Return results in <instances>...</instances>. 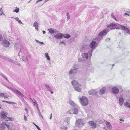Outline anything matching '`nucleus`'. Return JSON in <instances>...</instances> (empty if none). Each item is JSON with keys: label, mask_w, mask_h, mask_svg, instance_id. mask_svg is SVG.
Listing matches in <instances>:
<instances>
[{"label": "nucleus", "mask_w": 130, "mask_h": 130, "mask_svg": "<svg viewBox=\"0 0 130 130\" xmlns=\"http://www.w3.org/2000/svg\"><path fill=\"white\" fill-rule=\"evenodd\" d=\"M108 28L104 29L99 34L98 37L95 39V40L99 41L101 39L103 36L106 35L109 31V29L111 30L116 29H121L124 30L126 32L129 33V31L128 28L126 27L122 26L119 24H116L115 23H111L107 26Z\"/></svg>", "instance_id": "1"}, {"label": "nucleus", "mask_w": 130, "mask_h": 130, "mask_svg": "<svg viewBox=\"0 0 130 130\" xmlns=\"http://www.w3.org/2000/svg\"><path fill=\"white\" fill-rule=\"evenodd\" d=\"M71 83L75 90L78 92H82L81 84L75 80L72 81L71 82Z\"/></svg>", "instance_id": "2"}, {"label": "nucleus", "mask_w": 130, "mask_h": 130, "mask_svg": "<svg viewBox=\"0 0 130 130\" xmlns=\"http://www.w3.org/2000/svg\"><path fill=\"white\" fill-rule=\"evenodd\" d=\"M78 99L81 104L83 106H87L88 104L89 101L87 98L85 96H79Z\"/></svg>", "instance_id": "3"}, {"label": "nucleus", "mask_w": 130, "mask_h": 130, "mask_svg": "<svg viewBox=\"0 0 130 130\" xmlns=\"http://www.w3.org/2000/svg\"><path fill=\"white\" fill-rule=\"evenodd\" d=\"M86 121L84 119H78L76 120L75 122L76 125L78 127H80L84 125Z\"/></svg>", "instance_id": "4"}, {"label": "nucleus", "mask_w": 130, "mask_h": 130, "mask_svg": "<svg viewBox=\"0 0 130 130\" xmlns=\"http://www.w3.org/2000/svg\"><path fill=\"white\" fill-rule=\"evenodd\" d=\"M78 65L77 64L74 65L72 67V69L69 73V75H74L78 71Z\"/></svg>", "instance_id": "5"}, {"label": "nucleus", "mask_w": 130, "mask_h": 130, "mask_svg": "<svg viewBox=\"0 0 130 130\" xmlns=\"http://www.w3.org/2000/svg\"><path fill=\"white\" fill-rule=\"evenodd\" d=\"M78 110L76 108H74L71 109L67 111L68 114H77L78 113Z\"/></svg>", "instance_id": "6"}, {"label": "nucleus", "mask_w": 130, "mask_h": 130, "mask_svg": "<svg viewBox=\"0 0 130 130\" xmlns=\"http://www.w3.org/2000/svg\"><path fill=\"white\" fill-rule=\"evenodd\" d=\"M93 51L92 49L90 50L88 52V54L87 53H83L82 54V57H88V56L91 57L92 55V53Z\"/></svg>", "instance_id": "7"}, {"label": "nucleus", "mask_w": 130, "mask_h": 130, "mask_svg": "<svg viewBox=\"0 0 130 130\" xmlns=\"http://www.w3.org/2000/svg\"><path fill=\"white\" fill-rule=\"evenodd\" d=\"M97 44L96 41H93L90 44V47L92 49H95L97 46Z\"/></svg>", "instance_id": "8"}, {"label": "nucleus", "mask_w": 130, "mask_h": 130, "mask_svg": "<svg viewBox=\"0 0 130 130\" xmlns=\"http://www.w3.org/2000/svg\"><path fill=\"white\" fill-rule=\"evenodd\" d=\"M89 125L93 128H95L96 127V124L95 122L93 121H90L88 122Z\"/></svg>", "instance_id": "9"}, {"label": "nucleus", "mask_w": 130, "mask_h": 130, "mask_svg": "<svg viewBox=\"0 0 130 130\" xmlns=\"http://www.w3.org/2000/svg\"><path fill=\"white\" fill-rule=\"evenodd\" d=\"M63 34L62 33H59L56 34L54 36V37L56 39H62L63 37Z\"/></svg>", "instance_id": "10"}, {"label": "nucleus", "mask_w": 130, "mask_h": 130, "mask_svg": "<svg viewBox=\"0 0 130 130\" xmlns=\"http://www.w3.org/2000/svg\"><path fill=\"white\" fill-rule=\"evenodd\" d=\"M112 92L114 94H117L119 92L118 89L116 87H114L112 88L111 89Z\"/></svg>", "instance_id": "11"}, {"label": "nucleus", "mask_w": 130, "mask_h": 130, "mask_svg": "<svg viewBox=\"0 0 130 130\" xmlns=\"http://www.w3.org/2000/svg\"><path fill=\"white\" fill-rule=\"evenodd\" d=\"M105 122L107 128L111 130L112 128V126L110 123L106 121H105Z\"/></svg>", "instance_id": "12"}, {"label": "nucleus", "mask_w": 130, "mask_h": 130, "mask_svg": "<svg viewBox=\"0 0 130 130\" xmlns=\"http://www.w3.org/2000/svg\"><path fill=\"white\" fill-rule=\"evenodd\" d=\"M13 92L16 93L18 95L22 97H24L25 98V97H24V95L21 92L17 90L14 89Z\"/></svg>", "instance_id": "13"}, {"label": "nucleus", "mask_w": 130, "mask_h": 130, "mask_svg": "<svg viewBox=\"0 0 130 130\" xmlns=\"http://www.w3.org/2000/svg\"><path fill=\"white\" fill-rule=\"evenodd\" d=\"M2 43L3 46L5 47H8L10 44L9 42L6 40H4Z\"/></svg>", "instance_id": "14"}, {"label": "nucleus", "mask_w": 130, "mask_h": 130, "mask_svg": "<svg viewBox=\"0 0 130 130\" xmlns=\"http://www.w3.org/2000/svg\"><path fill=\"white\" fill-rule=\"evenodd\" d=\"M1 117L3 119H5L7 117L8 113L5 111H3L1 113Z\"/></svg>", "instance_id": "15"}, {"label": "nucleus", "mask_w": 130, "mask_h": 130, "mask_svg": "<svg viewBox=\"0 0 130 130\" xmlns=\"http://www.w3.org/2000/svg\"><path fill=\"white\" fill-rule=\"evenodd\" d=\"M47 30L51 34H54L57 32L56 30L53 28H50V29H48Z\"/></svg>", "instance_id": "16"}, {"label": "nucleus", "mask_w": 130, "mask_h": 130, "mask_svg": "<svg viewBox=\"0 0 130 130\" xmlns=\"http://www.w3.org/2000/svg\"><path fill=\"white\" fill-rule=\"evenodd\" d=\"M45 87L52 94H53V93L54 92H53L52 91V89L47 84H45Z\"/></svg>", "instance_id": "17"}, {"label": "nucleus", "mask_w": 130, "mask_h": 130, "mask_svg": "<svg viewBox=\"0 0 130 130\" xmlns=\"http://www.w3.org/2000/svg\"><path fill=\"white\" fill-rule=\"evenodd\" d=\"M89 95L95 94L97 92L95 90L92 89L90 90L89 92Z\"/></svg>", "instance_id": "18"}, {"label": "nucleus", "mask_w": 130, "mask_h": 130, "mask_svg": "<svg viewBox=\"0 0 130 130\" xmlns=\"http://www.w3.org/2000/svg\"><path fill=\"white\" fill-rule=\"evenodd\" d=\"M124 102V99L122 96H121L119 98V104L121 106L122 105Z\"/></svg>", "instance_id": "19"}, {"label": "nucleus", "mask_w": 130, "mask_h": 130, "mask_svg": "<svg viewBox=\"0 0 130 130\" xmlns=\"http://www.w3.org/2000/svg\"><path fill=\"white\" fill-rule=\"evenodd\" d=\"M38 23L37 22H35L33 23V26L35 27V29L37 31L38 30Z\"/></svg>", "instance_id": "20"}, {"label": "nucleus", "mask_w": 130, "mask_h": 130, "mask_svg": "<svg viewBox=\"0 0 130 130\" xmlns=\"http://www.w3.org/2000/svg\"><path fill=\"white\" fill-rule=\"evenodd\" d=\"M69 103L72 106H76V104L74 102L71 100H69Z\"/></svg>", "instance_id": "21"}, {"label": "nucleus", "mask_w": 130, "mask_h": 130, "mask_svg": "<svg viewBox=\"0 0 130 130\" xmlns=\"http://www.w3.org/2000/svg\"><path fill=\"white\" fill-rule=\"evenodd\" d=\"M106 90V88H102L100 91V94H103L104 93Z\"/></svg>", "instance_id": "22"}, {"label": "nucleus", "mask_w": 130, "mask_h": 130, "mask_svg": "<svg viewBox=\"0 0 130 130\" xmlns=\"http://www.w3.org/2000/svg\"><path fill=\"white\" fill-rule=\"evenodd\" d=\"M0 96L7 98L8 96L6 93H0Z\"/></svg>", "instance_id": "23"}, {"label": "nucleus", "mask_w": 130, "mask_h": 130, "mask_svg": "<svg viewBox=\"0 0 130 130\" xmlns=\"http://www.w3.org/2000/svg\"><path fill=\"white\" fill-rule=\"evenodd\" d=\"M21 59L25 63H28V61L27 57H22Z\"/></svg>", "instance_id": "24"}, {"label": "nucleus", "mask_w": 130, "mask_h": 130, "mask_svg": "<svg viewBox=\"0 0 130 130\" xmlns=\"http://www.w3.org/2000/svg\"><path fill=\"white\" fill-rule=\"evenodd\" d=\"M88 57H80L78 59L79 61H84L85 59H87Z\"/></svg>", "instance_id": "25"}, {"label": "nucleus", "mask_w": 130, "mask_h": 130, "mask_svg": "<svg viewBox=\"0 0 130 130\" xmlns=\"http://www.w3.org/2000/svg\"><path fill=\"white\" fill-rule=\"evenodd\" d=\"M124 105L127 108H130V103L127 102H125L124 103Z\"/></svg>", "instance_id": "26"}, {"label": "nucleus", "mask_w": 130, "mask_h": 130, "mask_svg": "<svg viewBox=\"0 0 130 130\" xmlns=\"http://www.w3.org/2000/svg\"><path fill=\"white\" fill-rule=\"evenodd\" d=\"M64 121L65 122H67L68 124H69L70 121V118H69L67 117L65 119Z\"/></svg>", "instance_id": "27"}, {"label": "nucleus", "mask_w": 130, "mask_h": 130, "mask_svg": "<svg viewBox=\"0 0 130 130\" xmlns=\"http://www.w3.org/2000/svg\"><path fill=\"white\" fill-rule=\"evenodd\" d=\"M70 37V35L69 34H65L64 35H63V37L67 39L69 38Z\"/></svg>", "instance_id": "28"}, {"label": "nucleus", "mask_w": 130, "mask_h": 130, "mask_svg": "<svg viewBox=\"0 0 130 130\" xmlns=\"http://www.w3.org/2000/svg\"><path fill=\"white\" fill-rule=\"evenodd\" d=\"M6 123L5 122L1 124V128H5V127Z\"/></svg>", "instance_id": "29"}, {"label": "nucleus", "mask_w": 130, "mask_h": 130, "mask_svg": "<svg viewBox=\"0 0 130 130\" xmlns=\"http://www.w3.org/2000/svg\"><path fill=\"white\" fill-rule=\"evenodd\" d=\"M14 120V119L12 117H8L6 119V120L13 121Z\"/></svg>", "instance_id": "30"}, {"label": "nucleus", "mask_w": 130, "mask_h": 130, "mask_svg": "<svg viewBox=\"0 0 130 130\" xmlns=\"http://www.w3.org/2000/svg\"><path fill=\"white\" fill-rule=\"evenodd\" d=\"M21 45L19 43L15 44V47H16L17 48H19Z\"/></svg>", "instance_id": "31"}, {"label": "nucleus", "mask_w": 130, "mask_h": 130, "mask_svg": "<svg viewBox=\"0 0 130 130\" xmlns=\"http://www.w3.org/2000/svg\"><path fill=\"white\" fill-rule=\"evenodd\" d=\"M61 129L62 130H67V127L63 126L61 127Z\"/></svg>", "instance_id": "32"}, {"label": "nucleus", "mask_w": 130, "mask_h": 130, "mask_svg": "<svg viewBox=\"0 0 130 130\" xmlns=\"http://www.w3.org/2000/svg\"><path fill=\"white\" fill-rule=\"evenodd\" d=\"M15 60H16V59H10L9 62L12 63H13L15 62Z\"/></svg>", "instance_id": "33"}, {"label": "nucleus", "mask_w": 130, "mask_h": 130, "mask_svg": "<svg viewBox=\"0 0 130 130\" xmlns=\"http://www.w3.org/2000/svg\"><path fill=\"white\" fill-rule=\"evenodd\" d=\"M3 59L7 61H9L10 59L9 57H4Z\"/></svg>", "instance_id": "34"}, {"label": "nucleus", "mask_w": 130, "mask_h": 130, "mask_svg": "<svg viewBox=\"0 0 130 130\" xmlns=\"http://www.w3.org/2000/svg\"><path fill=\"white\" fill-rule=\"evenodd\" d=\"M5 86L6 87H7L8 89H10V90L12 91L13 92V91H14V89L12 88H11V87H9L8 86H7L6 85H5Z\"/></svg>", "instance_id": "35"}, {"label": "nucleus", "mask_w": 130, "mask_h": 130, "mask_svg": "<svg viewBox=\"0 0 130 130\" xmlns=\"http://www.w3.org/2000/svg\"><path fill=\"white\" fill-rule=\"evenodd\" d=\"M19 9L18 8H17L14 10L13 11L14 12H16L17 13L19 11Z\"/></svg>", "instance_id": "36"}, {"label": "nucleus", "mask_w": 130, "mask_h": 130, "mask_svg": "<svg viewBox=\"0 0 130 130\" xmlns=\"http://www.w3.org/2000/svg\"><path fill=\"white\" fill-rule=\"evenodd\" d=\"M33 100H34V105L35 106V105H36V103H37V102H36V100L34 99H33Z\"/></svg>", "instance_id": "37"}, {"label": "nucleus", "mask_w": 130, "mask_h": 130, "mask_svg": "<svg viewBox=\"0 0 130 130\" xmlns=\"http://www.w3.org/2000/svg\"><path fill=\"white\" fill-rule=\"evenodd\" d=\"M64 44L65 45H66V43L64 41L61 42L59 43L60 44Z\"/></svg>", "instance_id": "38"}, {"label": "nucleus", "mask_w": 130, "mask_h": 130, "mask_svg": "<svg viewBox=\"0 0 130 130\" xmlns=\"http://www.w3.org/2000/svg\"><path fill=\"white\" fill-rule=\"evenodd\" d=\"M38 113H39V116H40L42 118H43V117L42 115L41 114V112H40V111H38Z\"/></svg>", "instance_id": "39"}, {"label": "nucleus", "mask_w": 130, "mask_h": 130, "mask_svg": "<svg viewBox=\"0 0 130 130\" xmlns=\"http://www.w3.org/2000/svg\"><path fill=\"white\" fill-rule=\"evenodd\" d=\"M36 107H37V108L38 110V111H40L39 109V107H38L37 103H36Z\"/></svg>", "instance_id": "40"}, {"label": "nucleus", "mask_w": 130, "mask_h": 130, "mask_svg": "<svg viewBox=\"0 0 130 130\" xmlns=\"http://www.w3.org/2000/svg\"><path fill=\"white\" fill-rule=\"evenodd\" d=\"M35 126L37 128L38 130H41L40 128L38 127V126L37 125H35Z\"/></svg>", "instance_id": "41"}, {"label": "nucleus", "mask_w": 130, "mask_h": 130, "mask_svg": "<svg viewBox=\"0 0 130 130\" xmlns=\"http://www.w3.org/2000/svg\"><path fill=\"white\" fill-rule=\"evenodd\" d=\"M111 16L115 20H116V19L115 17L113 15H111Z\"/></svg>", "instance_id": "42"}, {"label": "nucleus", "mask_w": 130, "mask_h": 130, "mask_svg": "<svg viewBox=\"0 0 130 130\" xmlns=\"http://www.w3.org/2000/svg\"><path fill=\"white\" fill-rule=\"evenodd\" d=\"M24 119L25 121H26L27 120V117L25 116V115H24Z\"/></svg>", "instance_id": "43"}, {"label": "nucleus", "mask_w": 130, "mask_h": 130, "mask_svg": "<svg viewBox=\"0 0 130 130\" xmlns=\"http://www.w3.org/2000/svg\"><path fill=\"white\" fill-rule=\"evenodd\" d=\"M14 19L16 21H18L19 20V19L17 17H15L14 18Z\"/></svg>", "instance_id": "44"}, {"label": "nucleus", "mask_w": 130, "mask_h": 130, "mask_svg": "<svg viewBox=\"0 0 130 130\" xmlns=\"http://www.w3.org/2000/svg\"><path fill=\"white\" fill-rule=\"evenodd\" d=\"M18 22L20 24H23V23L20 20H19V19L18 20Z\"/></svg>", "instance_id": "45"}, {"label": "nucleus", "mask_w": 130, "mask_h": 130, "mask_svg": "<svg viewBox=\"0 0 130 130\" xmlns=\"http://www.w3.org/2000/svg\"><path fill=\"white\" fill-rule=\"evenodd\" d=\"M3 11L2 9V8H0V13H3Z\"/></svg>", "instance_id": "46"}, {"label": "nucleus", "mask_w": 130, "mask_h": 130, "mask_svg": "<svg viewBox=\"0 0 130 130\" xmlns=\"http://www.w3.org/2000/svg\"><path fill=\"white\" fill-rule=\"evenodd\" d=\"M6 126H7V127L8 128V129H9L10 127V125L8 124H6Z\"/></svg>", "instance_id": "47"}, {"label": "nucleus", "mask_w": 130, "mask_h": 130, "mask_svg": "<svg viewBox=\"0 0 130 130\" xmlns=\"http://www.w3.org/2000/svg\"><path fill=\"white\" fill-rule=\"evenodd\" d=\"M125 15H127L128 16H129V14H128L126 13H124V16H125Z\"/></svg>", "instance_id": "48"}, {"label": "nucleus", "mask_w": 130, "mask_h": 130, "mask_svg": "<svg viewBox=\"0 0 130 130\" xmlns=\"http://www.w3.org/2000/svg\"><path fill=\"white\" fill-rule=\"evenodd\" d=\"M6 102H7L8 103H9V104H12L13 103V102L7 101H6Z\"/></svg>", "instance_id": "49"}, {"label": "nucleus", "mask_w": 130, "mask_h": 130, "mask_svg": "<svg viewBox=\"0 0 130 130\" xmlns=\"http://www.w3.org/2000/svg\"><path fill=\"white\" fill-rule=\"evenodd\" d=\"M45 57H49L48 55V54L47 53H46L45 54Z\"/></svg>", "instance_id": "50"}, {"label": "nucleus", "mask_w": 130, "mask_h": 130, "mask_svg": "<svg viewBox=\"0 0 130 130\" xmlns=\"http://www.w3.org/2000/svg\"><path fill=\"white\" fill-rule=\"evenodd\" d=\"M2 35L0 34V41H1L2 39Z\"/></svg>", "instance_id": "51"}, {"label": "nucleus", "mask_w": 130, "mask_h": 130, "mask_svg": "<svg viewBox=\"0 0 130 130\" xmlns=\"http://www.w3.org/2000/svg\"><path fill=\"white\" fill-rule=\"evenodd\" d=\"M5 15L4 14V13L3 12V13H0V16H1V15Z\"/></svg>", "instance_id": "52"}, {"label": "nucleus", "mask_w": 130, "mask_h": 130, "mask_svg": "<svg viewBox=\"0 0 130 130\" xmlns=\"http://www.w3.org/2000/svg\"><path fill=\"white\" fill-rule=\"evenodd\" d=\"M41 44H44V43L42 42H40L39 43Z\"/></svg>", "instance_id": "53"}, {"label": "nucleus", "mask_w": 130, "mask_h": 130, "mask_svg": "<svg viewBox=\"0 0 130 130\" xmlns=\"http://www.w3.org/2000/svg\"><path fill=\"white\" fill-rule=\"evenodd\" d=\"M43 0H38L37 2H36V3H38V2H40V1H43Z\"/></svg>", "instance_id": "54"}, {"label": "nucleus", "mask_w": 130, "mask_h": 130, "mask_svg": "<svg viewBox=\"0 0 130 130\" xmlns=\"http://www.w3.org/2000/svg\"><path fill=\"white\" fill-rule=\"evenodd\" d=\"M52 116V114L51 113V116L50 118V119H51Z\"/></svg>", "instance_id": "55"}, {"label": "nucleus", "mask_w": 130, "mask_h": 130, "mask_svg": "<svg viewBox=\"0 0 130 130\" xmlns=\"http://www.w3.org/2000/svg\"><path fill=\"white\" fill-rule=\"evenodd\" d=\"M25 110L26 111L27 113L28 112V110L26 108H25Z\"/></svg>", "instance_id": "56"}, {"label": "nucleus", "mask_w": 130, "mask_h": 130, "mask_svg": "<svg viewBox=\"0 0 130 130\" xmlns=\"http://www.w3.org/2000/svg\"><path fill=\"white\" fill-rule=\"evenodd\" d=\"M103 128L105 130H107V128L105 127H103Z\"/></svg>", "instance_id": "57"}, {"label": "nucleus", "mask_w": 130, "mask_h": 130, "mask_svg": "<svg viewBox=\"0 0 130 130\" xmlns=\"http://www.w3.org/2000/svg\"><path fill=\"white\" fill-rule=\"evenodd\" d=\"M4 78H5V79H6V80H7V81H8V79L6 77H5V76H4Z\"/></svg>", "instance_id": "58"}, {"label": "nucleus", "mask_w": 130, "mask_h": 130, "mask_svg": "<svg viewBox=\"0 0 130 130\" xmlns=\"http://www.w3.org/2000/svg\"><path fill=\"white\" fill-rule=\"evenodd\" d=\"M17 64L18 66H20V64L19 63H17Z\"/></svg>", "instance_id": "59"}, {"label": "nucleus", "mask_w": 130, "mask_h": 130, "mask_svg": "<svg viewBox=\"0 0 130 130\" xmlns=\"http://www.w3.org/2000/svg\"><path fill=\"white\" fill-rule=\"evenodd\" d=\"M120 120L121 121H123V122H124V120L122 119H120Z\"/></svg>", "instance_id": "60"}, {"label": "nucleus", "mask_w": 130, "mask_h": 130, "mask_svg": "<svg viewBox=\"0 0 130 130\" xmlns=\"http://www.w3.org/2000/svg\"><path fill=\"white\" fill-rule=\"evenodd\" d=\"M47 60H50V57H46Z\"/></svg>", "instance_id": "61"}, {"label": "nucleus", "mask_w": 130, "mask_h": 130, "mask_svg": "<svg viewBox=\"0 0 130 130\" xmlns=\"http://www.w3.org/2000/svg\"><path fill=\"white\" fill-rule=\"evenodd\" d=\"M36 41L37 42H38V43H39V42H40V41H39V40H36Z\"/></svg>", "instance_id": "62"}, {"label": "nucleus", "mask_w": 130, "mask_h": 130, "mask_svg": "<svg viewBox=\"0 0 130 130\" xmlns=\"http://www.w3.org/2000/svg\"><path fill=\"white\" fill-rule=\"evenodd\" d=\"M43 34H45V31H43Z\"/></svg>", "instance_id": "63"}, {"label": "nucleus", "mask_w": 130, "mask_h": 130, "mask_svg": "<svg viewBox=\"0 0 130 130\" xmlns=\"http://www.w3.org/2000/svg\"><path fill=\"white\" fill-rule=\"evenodd\" d=\"M49 0H45L44 2L45 3L48 1Z\"/></svg>", "instance_id": "64"}]
</instances>
